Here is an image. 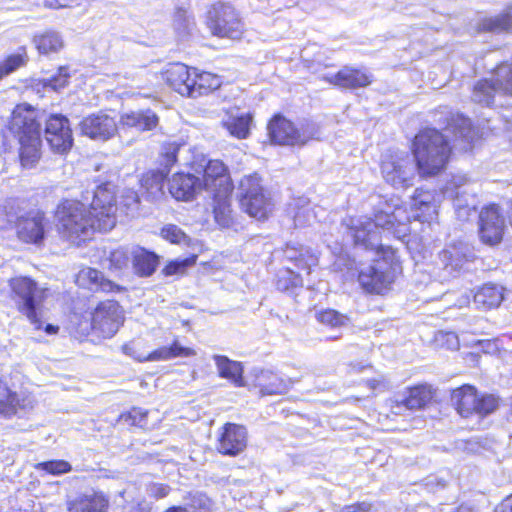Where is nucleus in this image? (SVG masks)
Wrapping results in <instances>:
<instances>
[{"instance_id":"nucleus-48","label":"nucleus","mask_w":512,"mask_h":512,"mask_svg":"<svg viewBox=\"0 0 512 512\" xmlns=\"http://www.w3.org/2000/svg\"><path fill=\"white\" fill-rule=\"evenodd\" d=\"M161 237L171 244H180L188 239L186 233L175 224H167L160 231Z\"/></svg>"},{"instance_id":"nucleus-51","label":"nucleus","mask_w":512,"mask_h":512,"mask_svg":"<svg viewBox=\"0 0 512 512\" xmlns=\"http://www.w3.org/2000/svg\"><path fill=\"white\" fill-rule=\"evenodd\" d=\"M167 347L170 359L177 357H192L196 355L194 348L181 346L177 340L172 341V343Z\"/></svg>"},{"instance_id":"nucleus-5","label":"nucleus","mask_w":512,"mask_h":512,"mask_svg":"<svg viewBox=\"0 0 512 512\" xmlns=\"http://www.w3.org/2000/svg\"><path fill=\"white\" fill-rule=\"evenodd\" d=\"M379 258L371 265L364 266L358 274V281L364 291L384 294L389 291L399 271V261L391 247L374 248Z\"/></svg>"},{"instance_id":"nucleus-36","label":"nucleus","mask_w":512,"mask_h":512,"mask_svg":"<svg viewBox=\"0 0 512 512\" xmlns=\"http://www.w3.org/2000/svg\"><path fill=\"white\" fill-rule=\"evenodd\" d=\"M413 207L419 213L414 215L420 221H429L436 215V205L433 202V195L428 191L416 190L413 197Z\"/></svg>"},{"instance_id":"nucleus-35","label":"nucleus","mask_w":512,"mask_h":512,"mask_svg":"<svg viewBox=\"0 0 512 512\" xmlns=\"http://www.w3.org/2000/svg\"><path fill=\"white\" fill-rule=\"evenodd\" d=\"M243 365L241 362L229 360L226 357V389L228 383L235 388H248L251 389L252 384L243 376ZM226 395L230 396L231 401H236L237 393L229 392L226 390Z\"/></svg>"},{"instance_id":"nucleus-25","label":"nucleus","mask_w":512,"mask_h":512,"mask_svg":"<svg viewBox=\"0 0 512 512\" xmlns=\"http://www.w3.org/2000/svg\"><path fill=\"white\" fill-rule=\"evenodd\" d=\"M323 79L330 84L347 89L365 87L371 83L369 74L348 66H345L336 74L323 76Z\"/></svg>"},{"instance_id":"nucleus-26","label":"nucleus","mask_w":512,"mask_h":512,"mask_svg":"<svg viewBox=\"0 0 512 512\" xmlns=\"http://www.w3.org/2000/svg\"><path fill=\"white\" fill-rule=\"evenodd\" d=\"M119 123L123 128L145 132L155 129L159 118L151 109L136 110L122 114Z\"/></svg>"},{"instance_id":"nucleus-53","label":"nucleus","mask_w":512,"mask_h":512,"mask_svg":"<svg viewBox=\"0 0 512 512\" xmlns=\"http://www.w3.org/2000/svg\"><path fill=\"white\" fill-rule=\"evenodd\" d=\"M312 214L309 206H301L294 213L293 220L296 227H303L310 223Z\"/></svg>"},{"instance_id":"nucleus-9","label":"nucleus","mask_w":512,"mask_h":512,"mask_svg":"<svg viewBox=\"0 0 512 512\" xmlns=\"http://www.w3.org/2000/svg\"><path fill=\"white\" fill-rule=\"evenodd\" d=\"M444 196L453 201L459 220L467 221L476 212L478 201L473 183L466 175H454L445 187Z\"/></svg>"},{"instance_id":"nucleus-58","label":"nucleus","mask_w":512,"mask_h":512,"mask_svg":"<svg viewBox=\"0 0 512 512\" xmlns=\"http://www.w3.org/2000/svg\"><path fill=\"white\" fill-rule=\"evenodd\" d=\"M371 509V504L366 502L357 503L354 505L346 506L343 508V512H368Z\"/></svg>"},{"instance_id":"nucleus-42","label":"nucleus","mask_w":512,"mask_h":512,"mask_svg":"<svg viewBox=\"0 0 512 512\" xmlns=\"http://www.w3.org/2000/svg\"><path fill=\"white\" fill-rule=\"evenodd\" d=\"M147 421L148 411L139 407H132L128 411L122 412L117 418V422L127 428L144 427L147 425Z\"/></svg>"},{"instance_id":"nucleus-43","label":"nucleus","mask_w":512,"mask_h":512,"mask_svg":"<svg viewBox=\"0 0 512 512\" xmlns=\"http://www.w3.org/2000/svg\"><path fill=\"white\" fill-rule=\"evenodd\" d=\"M481 28L488 32H503L512 28V6L504 13L484 19Z\"/></svg>"},{"instance_id":"nucleus-54","label":"nucleus","mask_w":512,"mask_h":512,"mask_svg":"<svg viewBox=\"0 0 512 512\" xmlns=\"http://www.w3.org/2000/svg\"><path fill=\"white\" fill-rule=\"evenodd\" d=\"M192 512H212V502L205 496L194 497L191 502Z\"/></svg>"},{"instance_id":"nucleus-22","label":"nucleus","mask_w":512,"mask_h":512,"mask_svg":"<svg viewBox=\"0 0 512 512\" xmlns=\"http://www.w3.org/2000/svg\"><path fill=\"white\" fill-rule=\"evenodd\" d=\"M17 142L18 161L22 168H34L42 157L40 135L13 138Z\"/></svg>"},{"instance_id":"nucleus-64","label":"nucleus","mask_w":512,"mask_h":512,"mask_svg":"<svg viewBox=\"0 0 512 512\" xmlns=\"http://www.w3.org/2000/svg\"><path fill=\"white\" fill-rule=\"evenodd\" d=\"M456 512H476L474 511V509H472L471 507L467 506V505H461Z\"/></svg>"},{"instance_id":"nucleus-15","label":"nucleus","mask_w":512,"mask_h":512,"mask_svg":"<svg viewBox=\"0 0 512 512\" xmlns=\"http://www.w3.org/2000/svg\"><path fill=\"white\" fill-rule=\"evenodd\" d=\"M500 91L512 95V64H501L496 70L495 80L478 81L473 88L472 100L490 106L494 95Z\"/></svg>"},{"instance_id":"nucleus-59","label":"nucleus","mask_w":512,"mask_h":512,"mask_svg":"<svg viewBox=\"0 0 512 512\" xmlns=\"http://www.w3.org/2000/svg\"><path fill=\"white\" fill-rule=\"evenodd\" d=\"M496 512H512V495L502 501L496 508Z\"/></svg>"},{"instance_id":"nucleus-62","label":"nucleus","mask_w":512,"mask_h":512,"mask_svg":"<svg viewBox=\"0 0 512 512\" xmlns=\"http://www.w3.org/2000/svg\"><path fill=\"white\" fill-rule=\"evenodd\" d=\"M40 330H44L49 335H54L59 332V326L53 324H42V328Z\"/></svg>"},{"instance_id":"nucleus-33","label":"nucleus","mask_w":512,"mask_h":512,"mask_svg":"<svg viewBox=\"0 0 512 512\" xmlns=\"http://www.w3.org/2000/svg\"><path fill=\"white\" fill-rule=\"evenodd\" d=\"M135 273L140 277H149L159 265V256L144 248L139 249L132 259Z\"/></svg>"},{"instance_id":"nucleus-1","label":"nucleus","mask_w":512,"mask_h":512,"mask_svg":"<svg viewBox=\"0 0 512 512\" xmlns=\"http://www.w3.org/2000/svg\"><path fill=\"white\" fill-rule=\"evenodd\" d=\"M116 196L105 185H98L92 200L85 203L77 198H62L53 216L60 237L77 245L95 232H107L116 225Z\"/></svg>"},{"instance_id":"nucleus-19","label":"nucleus","mask_w":512,"mask_h":512,"mask_svg":"<svg viewBox=\"0 0 512 512\" xmlns=\"http://www.w3.org/2000/svg\"><path fill=\"white\" fill-rule=\"evenodd\" d=\"M504 218L497 205L483 208L479 214V235L483 243L494 246L501 242Z\"/></svg>"},{"instance_id":"nucleus-8","label":"nucleus","mask_w":512,"mask_h":512,"mask_svg":"<svg viewBox=\"0 0 512 512\" xmlns=\"http://www.w3.org/2000/svg\"><path fill=\"white\" fill-rule=\"evenodd\" d=\"M268 135L272 143L286 146H303L318 138V127L303 123L300 127L281 115H276L268 124Z\"/></svg>"},{"instance_id":"nucleus-46","label":"nucleus","mask_w":512,"mask_h":512,"mask_svg":"<svg viewBox=\"0 0 512 512\" xmlns=\"http://www.w3.org/2000/svg\"><path fill=\"white\" fill-rule=\"evenodd\" d=\"M35 469L50 475H62L69 473L72 470V466L66 460L54 459L37 463Z\"/></svg>"},{"instance_id":"nucleus-47","label":"nucleus","mask_w":512,"mask_h":512,"mask_svg":"<svg viewBox=\"0 0 512 512\" xmlns=\"http://www.w3.org/2000/svg\"><path fill=\"white\" fill-rule=\"evenodd\" d=\"M317 320L323 325L331 328H338L346 326L349 323V318L333 309H327L317 314Z\"/></svg>"},{"instance_id":"nucleus-60","label":"nucleus","mask_w":512,"mask_h":512,"mask_svg":"<svg viewBox=\"0 0 512 512\" xmlns=\"http://www.w3.org/2000/svg\"><path fill=\"white\" fill-rule=\"evenodd\" d=\"M286 273L291 276L290 285L292 287H297L302 285V279L299 274H295L290 268L286 270Z\"/></svg>"},{"instance_id":"nucleus-18","label":"nucleus","mask_w":512,"mask_h":512,"mask_svg":"<svg viewBox=\"0 0 512 512\" xmlns=\"http://www.w3.org/2000/svg\"><path fill=\"white\" fill-rule=\"evenodd\" d=\"M202 190L201 179L192 173L177 171L168 178V192L176 201L191 202Z\"/></svg>"},{"instance_id":"nucleus-10","label":"nucleus","mask_w":512,"mask_h":512,"mask_svg":"<svg viewBox=\"0 0 512 512\" xmlns=\"http://www.w3.org/2000/svg\"><path fill=\"white\" fill-rule=\"evenodd\" d=\"M3 137L12 138L41 134V123L37 109L26 102L16 104L2 130Z\"/></svg>"},{"instance_id":"nucleus-3","label":"nucleus","mask_w":512,"mask_h":512,"mask_svg":"<svg viewBox=\"0 0 512 512\" xmlns=\"http://www.w3.org/2000/svg\"><path fill=\"white\" fill-rule=\"evenodd\" d=\"M450 152L446 136L436 129H425L415 136L413 160L421 176H432L442 171Z\"/></svg>"},{"instance_id":"nucleus-6","label":"nucleus","mask_w":512,"mask_h":512,"mask_svg":"<svg viewBox=\"0 0 512 512\" xmlns=\"http://www.w3.org/2000/svg\"><path fill=\"white\" fill-rule=\"evenodd\" d=\"M405 211L396 207L393 211L390 207L379 210L374 214V220L368 217L351 219L350 233L356 245H362L365 249L386 247L381 243L379 228L392 229L395 223L402 224Z\"/></svg>"},{"instance_id":"nucleus-29","label":"nucleus","mask_w":512,"mask_h":512,"mask_svg":"<svg viewBox=\"0 0 512 512\" xmlns=\"http://www.w3.org/2000/svg\"><path fill=\"white\" fill-rule=\"evenodd\" d=\"M252 387L260 388L261 395L284 394L288 390V385L283 379L265 370H261L255 374Z\"/></svg>"},{"instance_id":"nucleus-39","label":"nucleus","mask_w":512,"mask_h":512,"mask_svg":"<svg viewBox=\"0 0 512 512\" xmlns=\"http://www.w3.org/2000/svg\"><path fill=\"white\" fill-rule=\"evenodd\" d=\"M433 398L430 387L426 385H419L410 388L406 397L401 400V403L410 410L420 409L427 405Z\"/></svg>"},{"instance_id":"nucleus-11","label":"nucleus","mask_w":512,"mask_h":512,"mask_svg":"<svg viewBox=\"0 0 512 512\" xmlns=\"http://www.w3.org/2000/svg\"><path fill=\"white\" fill-rule=\"evenodd\" d=\"M417 166L407 152L386 155L381 164V172L387 183L396 188L412 185Z\"/></svg>"},{"instance_id":"nucleus-16","label":"nucleus","mask_w":512,"mask_h":512,"mask_svg":"<svg viewBox=\"0 0 512 512\" xmlns=\"http://www.w3.org/2000/svg\"><path fill=\"white\" fill-rule=\"evenodd\" d=\"M47 224L43 211L26 213L15 221L16 236L24 244L43 246Z\"/></svg>"},{"instance_id":"nucleus-55","label":"nucleus","mask_w":512,"mask_h":512,"mask_svg":"<svg viewBox=\"0 0 512 512\" xmlns=\"http://www.w3.org/2000/svg\"><path fill=\"white\" fill-rule=\"evenodd\" d=\"M124 290H125L124 287L116 284L115 282H113L105 277L100 281L99 285L95 288V291L102 292L105 294L119 293Z\"/></svg>"},{"instance_id":"nucleus-24","label":"nucleus","mask_w":512,"mask_h":512,"mask_svg":"<svg viewBox=\"0 0 512 512\" xmlns=\"http://www.w3.org/2000/svg\"><path fill=\"white\" fill-rule=\"evenodd\" d=\"M109 507L110 499L102 491L80 494L67 503L70 512H108Z\"/></svg>"},{"instance_id":"nucleus-2","label":"nucleus","mask_w":512,"mask_h":512,"mask_svg":"<svg viewBox=\"0 0 512 512\" xmlns=\"http://www.w3.org/2000/svg\"><path fill=\"white\" fill-rule=\"evenodd\" d=\"M125 311L114 299L99 301L89 312L75 323L73 333L79 341L100 342L112 338L123 326Z\"/></svg>"},{"instance_id":"nucleus-56","label":"nucleus","mask_w":512,"mask_h":512,"mask_svg":"<svg viewBox=\"0 0 512 512\" xmlns=\"http://www.w3.org/2000/svg\"><path fill=\"white\" fill-rule=\"evenodd\" d=\"M146 360L148 361H166L170 360L169 353H168V347L167 346H160L156 348L155 350L151 351L147 357Z\"/></svg>"},{"instance_id":"nucleus-32","label":"nucleus","mask_w":512,"mask_h":512,"mask_svg":"<svg viewBox=\"0 0 512 512\" xmlns=\"http://www.w3.org/2000/svg\"><path fill=\"white\" fill-rule=\"evenodd\" d=\"M24 408L23 400L13 391L6 380L0 378V415L12 417Z\"/></svg>"},{"instance_id":"nucleus-30","label":"nucleus","mask_w":512,"mask_h":512,"mask_svg":"<svg viewBox=\"0 0 512 512\" xmlns=\"http://www.w3.org/2000/svg\"><path fill=\"white\" fill-rule=\"evenodd\" d=\"M248 442V432L245 426L226 423V455L235 456L242 453Z\"/></svg>"},{"instance_id":"nucleus-49","label":"nucleus","mask_w":512,"mask_h":512,"mask_svg":"<svg viewBox=\"0 0 512 512\" xmlns=\"http://www.w3.org/2000/svg\"><path fill=\"white\" fill-rule=\"evenodd\" d=\"M498 405V399L494 395H478L475 413L480 416H486L488 414L493 413L498 408Z\"/></svg>"},{"instance_id":"nucleus-14","label":"nucleus","mask_w":512,"mask_h":512,"mask_svg":"<svg viewBox=\"0 0 512 512\" xmlns=\"http://www.w3.org/2000/svg\"><path fill=\"white\" fill-rule=\"evenodd\" d=\"M46 141L54 153L65 155L73 147L74 138L69 119L60 113H51L45 120Z\"/></svg>"},{"instance_id":"nucleus-31","label":"nucleus","mask_w":512,"mask_h":512,"mask_svg":"<svg viewBox=\"0 0 512 512\" xmlns=\"http://www.w3.org/2000/svg\"><path fill=\"white\" fill-rule=\"evenodd\" d=\"M191 97L206 95L221 86L220 78L207 71L193 67Z\"/></svg>"},{"instance_id":"nucleus-57","label":"nucleus","mask_w":512,"mask_h":512,"mask_svg":"<svg viewBox=\"0 0 512 512\" xmlns=\"http://www.w3.org/2000/svg\"><path fill=\"white\" fill-rule=\"evenodd\" d=\"M86 277L90 284L94 285L95 288L99 285L100 281L104 278L100 271L95 268H88L86 271Z\"/></svg>"},{"instance_id":"nucleus-61","label":"nucleus","mask_w":512,"mask_h":512,"mask_svg":"<svg viewBox=\"0 0 512 512\" xmlns=\"http://www.w3.org/2000/svg\"><path fill=\"white\" fill-rule=\"evenodd\" d=\"M445 336L447 337V341L449 343V348L457 349L459 346V343H458V337L456 336V334L453 332H449V333H446Z\"/></svg>"},{"instance_id":"nucleus-21","label":"nucleus","mask_w":512,"mask_h":512,"mask_svg":"<svg viewBox=\"0 0 512 512\" xmlns=\"http://www.w3.org/2000/svg\"><path fill=\"white\" fill-rule=\"evenodd\" d=\"M445 131L453 134L454 147L462 151L470 150L477 138L471 120L459 114L451 118Z\"/></svg>"},{"instance_id":"nucleus-20","label":"nucleus","mask_w":512,"mask_h":512,"mask_svg":"<svg viewBox=\"0 0 512 512\" xmlns=\"http://www.w3.org/2000/svg\"><path fill=\"white\" fill-rule=\"evenodd\" d=\"M193 67L181 62L169 63L160 72L161 79L171 90L191 97Z\"/></svg>"},{"instance_id":"nucleus-37","label":"nucleus","mask_w":512,"mask_h":512,"mask_svg":"<svg viewBox=\"0 0 512 512\" xmlns=\"http://www.w3.org/2000/svg\"><path fill=\"white\" fill-rule=\"evenodd\" d=\"M181 149V144L176 141H165L161 144L158 153V169L170 175L172 168L178 162V155Z\"/></svg>"},{"instance_id":"nucleus-44","label":"nucleus","mask_w":512,"mask_h":512,"mask_svg":"<svg viewBox=\"0 0 512 512\" xmlns=\"http://www.w3.org/2000/svg\"><path fill=\"white\" fill-rule=\"evenodd\" d=\"M244 31V25L238 12L226 4V37L240 39Z\"/></svg>"},{"instance_id":"nucleus-63","label":"nucleus","mask_w":512,"mask_h":512,"mask_svg":"<svg viewBox=\"0 0 512 512\" xmlns=\"http://www.w3.org/2000/svg\"><path fill=\"white\" fill-rule=\"evenodd\" d=\"M164 512H188V510L182 506H171L168 509H166Z\"/></svg>"},{"instance_id":"nucleus-23","label":"nucleus","mask_w":512,"mask_h":512,"mask_svg":"<svg viewBox=\"0 0 512 512\" xmlns=\"http://www.w3.org/2000/svg\"><path fill=\"white\" fill-rule=\"evenodd\" d=\"M168 178L169 174L161 169H148L139 177V190L146 199H159L164 195V185L168 183Z\"/></svg>"},{"instance_id":"nucleus-12","label":"nucleus","mask_w":512,"mask_h":512,"mask_svg":"<svg viewBox=\"0 0 512 512\" xmlns=\"http://www.w3.org/2000/svg\"><path fill=\"white\" fill-rule=\"evenodd\" d=\"M474 258L471 247L464 243L458 242L448 245L438 256L435 276L439 281H449L460 273L463 265Z\"/></svg>"},{"instance_id":"nucleus-34","label":"nucleus","mask_w":512,"mask_h":512,"mask_svg":"<svg viewBox=\"0 0 512 512\" xmlns=\"http://www.w3.org/2000/svg\"><path fill=\"white\" fill-rule=\"evenodd\" d=\"M503 289L494 284H486L474 295V303L478 308L492 309L503 301Z\"/></svg>"},{"instance_id":"nucleus-50","label":"nucleus","mask_w":512,"mask_h":512,"mask_svg":"<svg viewBox=\"0 0 512 512\" xmlns=\"http://www.w3.org/2000/svg\"><path fill=\"white\" fill-rule=\"evenodd\" d=\"M69 73L65 67H59L56 74L51 76L44 83V87L51 88L55 91L61 90L69 83Z\"/></svg>"},{"instance_id":"nucleus-52","label":"nucleus","mask_w":512,"mask_h":512,"mask_svg":"<svg viewBox=\"0 0 512 512\" xmlns=\"http://www.w3.org/2000/svg\"><path fill=\"white\" fill-rule=\"evenodd\" d=\"M110 267L114 269H122L126 267L129 261V257L126 252L121 250H114L109 256Z\"/></svg>"},{"instance_id":"nucleus-41","label":"nucleus","mask_w":512,"mask_h":512,"mask_svg":"<svg viewBox=\"0 0 512 512\" xmlns=\"http://www.w3.org/2000/svg\"><path fill=\"white\" fill-rule=\"evenodd\" d=\"M229 118V122H226V129L229 133L238 139H246L250 134L252 115L245 113L236 116L231 115Z\"/></svg>"},{"instance_id":"nucleus-28","label":"nucleus","mask_w":512,"mask_h":512,"mask_svg":"<svg viewBox=\"0 0 512 512\" xmlns=\"http://www.w3.org/2000/svg\"><path fill=\"white\" fill-rule=\"evenodd\" d=\"M284 256L294 262L298 269L305 270L307 274L318 264V256L310 248L299 243H288L284 249Z\"/></svg>"},{"instance_id":"nucleus-38","label":"nucleus","mask_w":512,"mask_h":512,"mask_svg":"<svg viewBox=\"0 0 512 512\" xmlns=\"http://www.w3.org/2000/svg\"><path fill=\"white\" fill-rule=\"evenodd\" d=\"M34 45L39 54L51 55L58 53L64 46L63 40L55 32H44L34 37Z\"/></svg>"},{"instance_id":"nucleus-17","label":"nucleus","mask_w":512,"mask_h":512,"mask_svg":"<svg viewBox=\"0 0 512 512\" xmlns=\"http://www.w3.org/2000/svg\"><path fill=\"white\" fill-rule=\"evenodd\" d=\"M79 129L82 135L105 141L116 135L118 123L115 117L99 111L83 117L79 123Z\"/></svg>"},{"instance_id":"nucleus-45","label":"nucleus","mask_w":512,"mask_h":512,"mask_svg":"<svg viewBox=\"0 0 512 512\" xmlns=\"http://www.w3.org/2000/svg\"><path fill=\"white\" fill-rule=\"evenodd\" d=\"M197 254H191L184 259H174L168 261L162 269V273L165 276L183 275L187 269L196 264Z\"/></svg>"},{"instance_id":"nucleus-13","label":"nucleus","mask_w":512,"mask_h":512,"mask_svg":"<svg viewBox=\"0 0 512 512\" xmlns=\"http://www.w3.org/2000/svg\"><path fill=\"white\" fill-rule=\"evenodd\" d=\"M201 184L203 190L211 191V208L217 223L224 220V163L209 160L203 169Z\"/></svg>"},{"instance_id":"nucleus-4","label":"nucleus","mask_w":512,"mask_h":512,"mask_svg":"<svg viewBox=\"0 0 512 512\" xmlns=\"http://www.w3.org/2000/svg\"><path fill=\"white\" fill-rule=\"evenodd\" d=\"M9 299L17 312L27 318L34 329L42 328L41 307L47 290L39 286L31 276L18 275L8 280Z\"/></svg>"},{"instance_id":"nucleus-40","label":"nucleus","mask_w":512,"mask_h":512,"mask_svg":"<svg viewBox=\"0 0 512 512\" xmlns=\"http://www.w3.org/2000/svg\"><path fill=\"white\" fill-rule=\"evenodd\" d=\"M29 57L25 46L19 47L18 51L9 54L0 61V80L26 66Z\"/></svg>"},{"instance_id":"nucleus-27","label":"nucleus","mask_w":512,"mask_h":512,"mask_svg":"<svg viewBox=\"0 0 512 512\" xmlns=\"http://www.w3.org/2000/svg\"><path fill=\"white\" fill-rule=\"evenodd\" d=\"M478 394L475 387L463 385L451 394V402L462 417H469L475 413Z\"/></svg>"},{"instance_id":"nucleus-7","label":"nucleus","mask_w":512,"mask_h":512,"mask_svg":"<svg viewBox=\"0 0 512 512\" xmlns=\"http://www.w3.org/2000/svg\"><path fill=\"white\" fill-rule=\"evenodd\" d=\"M239 201L241 208L258 220L266 219L274 208V203L269 194L264 191L257 174L245 176L240 181Z\"/></svg>"}]
</instances>
